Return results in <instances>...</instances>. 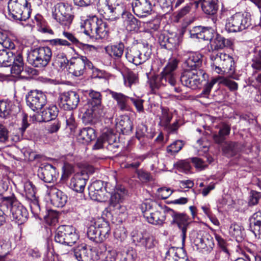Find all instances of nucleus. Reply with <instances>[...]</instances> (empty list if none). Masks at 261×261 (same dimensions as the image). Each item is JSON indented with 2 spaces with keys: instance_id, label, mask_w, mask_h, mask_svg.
<instances>
[{
  "instance_id": "obj_33",
  "label": "nucleus",
  "mask_w": 261,
  "mask_h": 261,
  "mask_svg": "<svg viewBox=\"0 0 261 261\" xmlns=\"http://www.w3.org/2000/svg\"><path fill=\"white\" fill-rule=\"evenodd\" d=\"M124 45L122 43L111 44L105 47V50L110 57L115 59H120L124 52Z\"/></svg>"
},
{
  "instance_id": "obj_12",
  "label": "nucleus",
  "mask_w": 261,
  "mask_h": 261,
  "mask_svg": "<svg viewBox=\"0 0 261 261\" xmlns=\"http://www.w3.org/2000/svg\"><path fill=\"white\" fill-rule=\"evenodd\" d=\"M68 66L69 72L76 77L84 74L86 66L89 69L94 68L92 63L86 56L80 55L70 59Z\"/></svg>"
},
{
  "instance_id": "obj_28",
  "label": "nucleus",
  "mask_w": 261,
  "mask_h": 261,
  "mask_svg": "<svg viewBox=\"0 0 261 261\" xmlns=\"http://www.w3.org/2000/svg\"><path fill=\"white\" fill-rule=\"evenodd\" d=\"M123 19V26L128 31H135L138 28L137 19L127 10L121 14Z\"/></svg>"
},
{
  "instance_id": "obj_49",
  "label": "nucleus",
  "mask_w": 261,
  "mask_h": 261,
  "mask_svg": "<svg viewBox=\"0 0 261 261\" xmlns=\"http://www.w3.org/2000/svg\"><path fill=\"white\" fill-rule=\"evenodd\" d=\"M165 40L161 43V45L168 50H172L176 48L178 44V38L177 36L164 37Z\"/></svg>"
},
{
  "instance_id": "obj_24",
  "label": "nucleus",
  "mask_w": 261,
  "mask_h": 261,
  "mask_svg": "<svg viewBox=\"0 0 261 261\" xmlns=\"http://www.w3.org/2000/svg\"><path fill=\"white\" fill-rule=\"evenodd\" d=\"M112 97L116 101L117 107L121 111H127L129 110V100L130 98L120 92L110 91Z\"/></svg>"
},
{
  "instance_id": "obj_45",
  "label": "nucleus",
  "mask_w": 261,
  "mask_h": 261,
  "mask_svg": "<svg viewBox=\"0 0 261 261\" xmlns=\"http://www.w3.org/2000/svg\"><path fill=\"white\" fill-rule=\"evenodd\" d=\"M121 197L118 193H115L111 196L110 206L114 208L116 213H123L125 208L119 203Z\"/></svg>"
},
{
  "instance_id": "obj_40",
  "label": "nucleus",
  "mask_w": 261,
  "mask_h": 261,
  "mask_svg": "<svg viewBox=\"0 0 261 261\" xmlns=\"http://www.w3.org/2000/svg\"><path fill=\"white\" fill-rule=\"evenodd\" d=\"M0 44L4 48L14 49L15 44L9 37V33L6 31H0Z\"/></svg>"
},
{
  "instance_id": "obj_36",
  "label": "nucleus",
  "mask_w": 261,
  "mask_h": 261,
  "mask_svg": "<svg viewBox=\"0 0 261 261\" xmlns=\"http://www.w3.org/2000/svg\"><path fill=\"white\" fill-rule=\"evenodd\" d=\"M11 67V72L12 73L18 75L23 70L24 62L21 54L19 53L13 57Z\"/></svg>"
},
{
  "instance_id": "obj_47",
  "label": "nucleus",
  "mask_w": 261,
  "mask_h": 261,
  "mask_svg": "<svg viewBox=\"0 0 261 261\" xmlns=\"http://www.w3.org/2000/svg\"><path fill=\"white\" fill-rule=\"evenodd\" d=\"M223 64H221V73H227L232 74L234 71V62L233 58L229 56V58H226V60L224 61Z\"/></svg>"
},
{
  "instance_id": "obj_31",
  "label": "nucleus",
  "mask_w": 261,
  "mask_h": 261,
  "mask_svg": "<svg viewBox=\"0 0 261 261\" xmlns=\"http://www.w3.org/2000/svg\"><path fill=\"white\" fill-rule=\"evenodd\" d=\"M229 55L223 53H213L211 56L213 70L218 73H221V64H223L224 61L226 60V58H229Z\"/></svg>"
},
{
  "instance_id": "obj_37",
  "label": "nucleus",
  "mask_w": 261,
  "mask_h": 261,
  "mask_svg": "<svg viewBox=\"0 0 261 261\" xmlns=\"http://www.w3.org/2000/svg\"><path fill=\"white\" fill-rule=\"evenodd\" d=\"M230 130V126L225 123L223 124L220 128L218 134L213 135L214 141L218 144L222 143L225 139V137L229 134Z\"/></svg>"
},
{
  "instance_id": "obj_62",
  "label": "nucleus",
  "mask_w": 261,
  "mask_h": 261,
  "mask_svg": "<svg viewBox=\"0 0 261 261\" xmlns=\"http://www.w3.org/2000/svg\"><path fill=\"white\" fill-rule=\"evenodd\" d=\"M94 194L92 195L91 194V191H89V195L90 198L93 200L98 201H102L105 200V192L103 191H93V194Z\"/></svg>"
},
{
  "instance_id": "obj_54",
  "label": "nucleus",
  "mask_w": 261,
  "mask_h": 261,
  "mask_svg": "<svg viewBox=\"0 0 261 261\" xmlns=\"http://www.w3.org/2000/svg\"><path fill=\"white\" fill-rule=\"evenodd\" d=\"M29 124L28 122V117L25 115H23L21 121V126L17 128L16 137L17 140H20L22 138L23 134L25 131L27 127L29 126Z\"/></svg>"
},
{
  "instance_id": "obj_2",
  "label": "nucleus",
  "mask_w": 261,
  "mask_h": 261,
  "mask_svg": "<svg viewBox=\"0 0 261 261\" xmlns=\"http://www.w3.org/2000/svg\"><path fill=\"white\" fill-rule=\"evenodd\" d=\"M81 28L86 35L92 39L107 38L109 36L107 22L95 15L89 16L81 22Z\"/></svg>"
},
{
  "instance_id": "obj_7",
  "label": "nucleus",
  "mask_w": 261,
  "mask_h": 261,
  "mask_svg": "<svg viewBox=\"0 0 261 261\" xmlns=\"http://www.w3.org/2000/svg\"><path fill=\"white\" fill-rule=\"evenodd\" d=\"M51 56L52 51L49 47H40L29 53L27 61L35 67H44L48 65Z\"/></svg>"
},
{
  "instance_id": "obj_60",
  "label": "nucleus",
  "mask_w": 261,
  "mask_h": 261,
  "mask_svg": "<svg viewBox=\"0 0 261 261\" xmlns=\"http://www.w3.org/2000/svg\"><path fill=\"white\" fill-rule=\"evenodd\" d=\"M106 141L109 142L110 143V141L109 139L108 136L107 134H102L99 138H98L93 146V149H99L103 147L104 142Z\"/></svg>"
},
{
  "instance_id": "obj_46",
  "label": "nucleus",
  "mask_w": 261,
  "mask_h": 261,
  "mask_svg": "<svg viewBox=\"0 0 261 261\" xmlns=\"http://www.w3.org/2000/svg\"><path fill=\"white\" fill-rule=\"evenodd\" d=\"M165 261H188V260L186 257L178 256L177 249L172 247L166 252Z\"/></svg>"
},
{
  "instance_id": "obj_10",
  "label": "nucleus",
  "mask_w": 261,
  "mask_h": 261,
  "mask_svg": "<svg viewBox=\"0 0 261 261\" xmlns=\"http://www.w3.org/2000/svg\"><path fill=\"white\" fill-rule=\"evenodd\" d=\"M205 72L203 69H186L181 73L180 82L183 85L192 89H196L205 80Z\"/></svg>"
},
{
  "instance_id": "obj_11",
  "label": "nucleus",
  "mask_w": 261,
  "mask_h": 261,
  "mask_svg": "<svg viewBox=\"0 0 261 261\" xmlns=\"http://www.w3.org/2000/svg\"><path fill=\"white\" fill-rule=\"evenodd\" d=\"M79 238V235L76 233L75 228L69 225L59 226L55 236L56 242L68 246L74 244Z\"/></svg>"
},
{
  "instance_id": "obj_9",
  "label": "nucleus",
  "mask_w": 261,
  "mask_h": 261,
  "mask_svg": "<svg viewBox=\"0 0 261 261\" xmlns=\"http://www.w3.org/2000/svg\"><path fill=\"white\" fill-rule=\"evenodd\" d=\"M104 5L107 8L106 19L111 21L116 20L122 13L130 8L128 0H105Z\"/></svg>"
},
{
  "instance_id": "obj_29",
  "label": "nucleus",
  "mask_w": 261,
  "mask_h": 261,
  "mask_svg": "<svg viewBox=\"0 0 261 261\" xmlns=\"http://www.w3.org/2000/svg\"><path fill=\"white\" fill-rule=\"evenodd\" d=\"M201 7L204 14L214 16L217 13L219 9L218 0H202Z\"/></svg>"
},
{
  "instance_id": "obj_56",
  "label": "nucleus",
  "mask_w": 261,
  "mask_h": 261,
  "mask_svg": "<svg viewBox=\"0 0 261 261\" xmlns=\"http://www.w3.org/2000/svg\"><path fill=\"white\" fill-rule=\"evenodd\" d=\"M183 145L184 144L181 141H175L167 147V151L170 154L173 155L179 151L182 148Z\"/></svg>"
},
{
  "instance_id": "obj_8",
  "label": "nucleus",
  "mask_w": 261,
  "mask_h": 261,
  "mask_svg": "<svg viewBox=\"0 0 261 261\" xmlns=\"http://www.w3.org/2000/svg\"><path fill=\"white\" fill-rule=\"evenodd\" d=\"M191 237L197 250L204 253L208 254L215 246L214 241L212 236L204 230L194 231Z\"/></svg>"
},
{
  "instance_id": "obj_52",
  "label": "nucleus",
  "mask_w": 261,
  "mask_h": 261,
  "mask_svg": "<svg viewBox=\"0 0 261 261\" xmlns=\"http://www.w3.org/2000/svg\"><path fill=\"white\" fill-rule=\"evenodd\" d=\"M146 158V155H135L134 156L131 155L128 158L132 159L133 162L132 163H126L125 165V167L127 168H132L134 169H137L139 167L141 162Z\"/></svg>"
},
{
  "instance_id": "obj_27",
  "label": "nucleus",
  "mask_w": 261,
  "mask_h": 261,
  "mask_svg": "<svg viewBox=\"0 0 261 261\" xmlns=\"http://www.w3.org/2000/svg\"><path fill=\"white\" fill-rule=\"evenodd\" d=\"M210 42L212 48L215 50L231 47L233 44L231 40L225 39L219 34H216L214 38H212Z\"/></svg>"
},
{
  "instance_id": "obj_61",
  "label": "nucleus",
  "mask_w": 261,
  "mask_h": 261,
  "mask_svg": "<svg viewBox=\"0 0 261 261\" xmlns=\"http://www.w3.org/2000/svg\"><path fill=\"white\" fill-rule=\"evenodd\" d=\"M253 68L257 70H261V51H259L254 55L252 59Z\"/></svg>"
},
{
  "instance_id": "obj_19",
  "label": "nucleus",
  "mask_w": 261,
  "mask_h": 261,
  "mask_svg": "<svg viewBox=\"0 0 261 261\" xmlns=\"http://www.w3.org/2000/svg\"><path fill=\"white\" fill-rule=\"evenodd\" d=\"M172 217V224H176L181 231V237L184 244L186 238L187 227L190 224V218L185 214L178 213H174Z\"/></svg>"
},
{
  "instance_id": "obj_43",
  "label": "nucleus",
  "mask_w": 261,
  "mask_h": 261,
  "mask_svg": "<svg viewBox=\"0 0 261 261\" xmlns=\"http://www.w3.org/2000/svg\"><path fill=\"white\" fill-rule=\"evenodd\" d=\"M14 53L3 49L0 50V64L5 67L11 65Z\"/></svg>"
},
{
  "instance_id": "obj_1",
  "label": "nucleus",
  "mask_w": 261,
  "mask_h": 261,
  "mask_svg": "<svg viewBox=\"0 0 261 261\" xmlns=\"http://www.w3.org/2000/svg\"><path fill=\"white\" fill-rule=\"evenodd\" d=\"M177 64L178 61L176 59L170 60L159 75L153 76L150 80L149 85L151 88L153 90L162 89L168 87L177 93H180L182 90L178 86L174 72Z\"/></svg>"
},
{
  "instance_id": "obj_57",
  "label": "nucleus",
  "mask_w": 261,
  "mask_h": 261,
  "mask_svg": "<svg viewBox=\"0 0 261 261\" xmlns=\"http://www.w3.org/2000/svg\"><path fill=\"white\" fill-rule=\"evenodd\" d=\"M219 80L218 78H212L210 81H208L204 86L203 89L201 93V95L204 97H207L210 93L212 88L214 85Z\"/></svg>"
},
{
  "instance_id": "obj_23",
  "label": "nucleus",
  "mask_w": 261,
  "mask_h": 261,
  "mask_svg": "<svg viewBox=\"0 0 261 261\" xmlns=\"http://www.w3.org/2000/svg\"><path fill=\"white\" fill-rule=\"evenodd\" d=\"M11 218L18 225L24 223L28 218L27 210L19 202H15V205L11 209Z\"/></svg>"
},
{
  "instance_id": "obj_51",
  "label": "nucleus",
  "mask_w": 261,
  "mask_h": 261,
  "mask_svg": "<svg viewBox=\"0 0 261 261\" xmlns=\"http://www.w3.org/2000/svg\"><path fill=\"white\" fill-rule=\"evenodd\" d=\"M172 115L169 113L168 110L162 108V114L160 116V121L159 124L165 128H167L172 119Z\"/></svg>"
},
{
  "instance_id": "obj_21",
  "label": "nucleus",
  "mask_w": 261,
  "mask_h": 261,
  "mask_svg": "<svg viewBox=\"0 0 261 261\" xmlns=\"http://www.w3.org/2000/svg\"><path fill=\"white\" fill-rule=\"evenodd\" d=\"M134 13L139 17H145L151 11V4L148 0H135L130 3Z\"/></svg>"
},
{
  "instance_id": "obj_48",
  "label": "nucleus",
  "mask_w": 261,
  "mask_h": 261,
  "mask_svg": "<svg viewBox=\"0 0 261 261\" xmlns=\"http://www.w3.org/2000/svg\"><path fill=\"white\" fill-rule=\"evenodd\" d=\"M87 234L88 238L92 241L97 243H101L99 231L95 224L94 225H91L88 228Z\"/></svg>"
},
{
  "instance_id": "obj_35",
  "label": "nucleus",
  "mask_w": 261,
  "mask_h": 261,
  "mask_svg": "<svg viewBox=\"0 0 261 261\" xmlns=\"http://www.w3.org/2000/svg\"><path fill=\"white\" fill-rule=\"evenodd\" d=\"M95 137V130L91 127H85L82 129L79 134L78 139L82 143L91 142Z\"/></svg>"
},
{
  "instance_id": "obj_22",
  "label": "nucleus",
  "mask_w": 261,
  "mask_h": 261,
  "mask_svg": "<svg viewBox=\"0 0 261 261\" xmlns=\"http://www.w3.org/2000/svg\"><path fill=\"white\" fill-rule=\"evenodd\" d=\"M88 178L87 174L84 172L77 173L70 179L69 187L73 191L81 193L85 189Z\"/></svg>"
},
{
  "instance_id": "obj_16",
  "label": "nucleus",
  "mask_w": 261,
  "mask_h": 261,
  "mask_svg": "<svg viewBox=\"0 0 261 261\" xmlns=\"http://www.w3.org/2000/svg\"><path fill=\"white\" fill-rule=\"evenodd\" d=\"M47 195L49 197L51 204L57 207H63L68 201L67 195L55 186H46Z\"/></svg>"
},
{
  "instance_id": "obj_13",
  "label": "nucleus",
  "mask_w": 261,
  "mask_h": 261,
  "mask_svg": "<svg viewBox=\"0 0 261 261\" xmlns=\"http://www.w3.org/2000/svg\"><path fill=\"white\" fill-rule=\"evenodd\" d=\"M53 17L61 24L69 27L73 16L71 14L70 7L65 3H58L52 9Z\"/></svg>"
},
{
  "instance_id": "obj_59",
  "label": "nucleus",
  "mask_w": 261,
  "mask_h": 261,
  "mask_svg": "<svg viewBox=\"0 0 261 261\" xmlns=\"http://www.w3.org/2000/svg\"><path fill=\"white\" fill-rule=\"evenodd\" d=\"M66 124L71 130L75 127V120L73 117V113L71 110H68L65 113Z\"/></svg>"
},
{
  "instance_id": "obj_5",
  "label": "nucleus",
  "mask_w": 261,
  "mask_h": 261,
  "mask_svg": "<svg viewBox=\"0 0 261 261\" xmlns=\"http://www.w3.org/2000/svg\"><path fill=\"white\" fill-rule=\"evenodd\" d=\"M251 25L250 15L248 13L238 12L226 19L225 28L228 32L236 33L247 29Z\"/></svg>"
},
{
  "instance_id": "obj_4",
  "label": "nucleus",
  "mask_w": 261,
  "mask_h": 261,
  "mask_svg": "<svg viewBox=\"0 0 261 261\" xmlns=\"http://www.w3.org/2000/svg\"><path fill=\"white\" fill-rule=\"evenodd\" d=\"M8 9L10 17L20 21H25L31 13V4L27 0H10Z\"/></svg>"
},
{
  "instance_id": "obj_14",
  "label": "nucleus",
  "mask_w": 261,
  "mask_h": 261,
  "mask_svg": "<svg viewBox=\"0 0 261 261\" xmlns=\"http://www.w3.org/2000/svg\"><path fill=\"white\" fill-rule=\"evenodd\" d=\"M133 241L145 248L151 250L155 248L158 243L155 237L146 232H133Z\"/></svg>"
},
{
  "instance_id": "obj_32",
  "label": "nucleus",
  "mask_w": 261,
  "mask_h": 261,
  "mask_svg": "<svg viewBox=\"0 0 261 261\" xmlns=\"http://www.w3.org/2000/svg\"><path fill=\"white\" fill-rule=\"evenodd\" d=\"M138 54L137 56L138 65H141L147 61L151 56V49L147 45L137 44Z\"/></svg>"
},
{
  "instance_id": "obj_17",
  "label": "nucleus",
  "mask_w": 261,
  "mask_h": 261,
  "mask_svg": "<svg viewBox=\"0 0 261 261\" xmlns=\"http://www.w3.org/2000/svg\"><path fill=\"white\" fill-rule=\"evenodd\" d=\"M63 108L66 110H72L75 109L80 101L79 94L72 91L64 93L60 96Z\"/></svg>"
},
{
  "instance_id": "obj_34",
  "label": "nucleus",
  "mask_w": 261,
  "mask_h": 261,
  "mask_svg": "<svg viewBox=\"0 0 261 261\" xmlns=\"http://www.w3.org/2000/svg\"><path fill=\"white\" fill-rule=\"evenodd\" d=\"M58 114V109L56 106L50 105L41 112L42 121H49L55 119Z\"/></svg>"
},
{
  "instance_id": "obj_50",
  "label": "nucleus",
  "mask_w": 261,
  "mask_h": 261,
  "mask_svg": "<svg viewBox=\"0 0 261 261\" xmlns=\"http://www.w3.org/2000/svg\"><path fill=\"white\" fill-rule=\"evenodd\" d=\"M124 81L125 86L131 88L133 86H136L138 84V75L132 71H129L124 77Z\"/></svg>"
},
{
  "instance_id": "obj_20",
  "label": "nucleus",
  "mask_w": 261,
  "mask_h": 261,
  "mask_svg": "<svg viewBox=\"0 0 261 261\" xmlns=\"http://www.w3.org/2000/svg\"><path fill=\"white\" fill-rule=\"evenodd\" d=\"M39 178L45 182L50 183L57 180L58 174L53 165L46 164L40 167L38 171Z\"/></svg>"
},
{
  "instance_id": "obj_55",
  "label": "nucleus",
  "mask_w": 261,
  "mask_h": 261,
  "mask_svg": "<svg viewBox=\"0 0 261 261\" xmlns=\"http://www.w3.org/2000/svg\"><path fill=\"white\" fill-rule=\"evenodd\" d=\"M44 218L48 225H55L58 221V214L56 211L49 210Z\"/></svg>"
},
{
  "instance_id": "obj_30",
  "label": "nucleus",
  "mask_w": 261,
  "mask_h": 261,
  "mask_svg": "<svg viewBox=\"0 0 261 261\" xmlns=\"http://www.w3.org/2000/svg\"><path fill=\"white\" fill-rule=\"evenodd\" d=\"M94 224L97 227L101 242H102L109 236L110 232L109 224L102 218L97 219Z\"/></svg>"
},
{
  "instance_id": "obj_42",
  "label": "nucleus",
  "mask_w": 261,
  "mask_h": 261,
  "mask_svg": "<svg viewBox=\"0 0 261 261\" xmlns=\"http://www.w3.org/2000/svg\"><path fill=\"white\" fill-rule=\"evenodd\" d=\"M50 44L55 47L58 51H64L66 47H68L73 49L71 47V43L65 39L56 38L49 40Z\"/></svg>"
},
{
  "instance_id": "obj_3",
  "label": "nucleus",
  "mask_w": 261,
  "mask_h": 261,
  "mask_svg": "<svg viewBox=\"0 0 261 261\" xmlns=\"http://www.w3.org/2000/svg\"><path fill=\"white\" fill-rule=\"evenodd\" d=\"M89 98L83 108L85 111L82 120L85 124H90L94 119L102 116L105 113L101 105V95L100 92L93 90L89 91Z\"/></svg>"
},
{
  "instance_id": "obj_44",
  "label": "nucleus",
  "mask_w": 261,
  "mask_h": 261,
  "mask_svg": "<svg viewBox=\"0 0 261 261\" xmlns=\"http://www.w3.org/2000/svg\"><path fill=\"white\" fill-rule=\"evenodd\" d=\"M156 204L154 201L150 199H146L141 205V210L144 218L147 216V214L151 213L154 210Z\"/></svg>"
},
{
  "instance_id": "obj_25",
  "label": "nucleus",
  "mask_w": 261,
  "mask_h": 261,
  "mask_svg": "<svg viewBox=\"0 0 261 261\" xmlns=\"http://www.w3.org/2000/svg\"><path fill=\"white\" fill-rule=\"evenodd\" d=\"M74 255L78 261H93L91 250L85 244H81L73 249Z\"/></svg>"
},
{
  "instance_id": "obj_53",
  "label": "nucleus",
  "mask_w": 261,
  "mask_h": 261,
  "mask_svg": "<svg viewBox=\"0 0 261 261\" xmlns=\"http://www.w3.org/2000/svg\"><path fill=\"white\" fill-rule=\"evenodd\" d=\"M0 201L3 205L6 206L8 208H10V210L15 205V202H19L14 195L7 196L0 194Z\"/></svg>"
},
{
  "instance_id": "obj_41",
  "label": "nucleus",
  "mask_w": 261,
  "mask_h": 261,
  "mask_svg": "<svg viewBox=\"0 0 261 261\" xmlns=\"http://www.w3.org/2000/svg\"><path fill=\"white\" fill-rule=\"evenodd\" d=\"M242 227L236 223H232L228 229L229 234L236 239L237 241H240L243 238Z\"/></svg>"
},
{
  "instance_id": "obj_6",
  "label": "nucleus",
  "mask_w": 261,
  "mask_h": 261,
  "mask_svg": "<svg viewBox=\"0 0 261 261\" xmlns=\"http://www.w3.org/2000/svg\"><path fill=\"white\" fill-rule=\"evenodd\" d=\"M18 192L28 201L32 213L38 215L40 206L35 196V189L33 184L29 180H24L16 185Z\"/></svg>"
},
{
  "instance_id": "obj_38",
  "label": "nucleus",
  "mask_w": 261,
  "mask_h": 261,
  "mask_svg": "<svg viewBox=\"0 0 261 261\" xmlns=\"http://www.w3.org/2000/svg\"><path fill=\"white\" fill-rule=\"evenodd\" d=\"M138 49L137 45H135L130 47H128L126 48L125 57L128 62L137 66L138 62L137 59H138Z\"/></svg>"
},
{
  "instance_id": "obj_58",
  "label": "nucleus",
  "mask_w": 261,
  "mask_h": 261,
  "mask_svg": "<svg viewBox=\"0 0 261 261\" xmlns=\"http://www.w3.org/2000/svg\"><path fill=\"white\" fill-rule=\"evenodd\" d=\"M103 191L105 192L106 189L103 187V182L101 180H96L94 181L89 187H88V191H91V194L93 195L94 194H93V191Z\"/></svg>"
},
{
  "instance_id": "obj_26",
  "label": "nucleus",
  "mask_w": 261,
  "mask_h": 261,
  "mask_svg": "<svg viewBox=\"0 0 261 261\" xmlns=\"http://www.w3.org/2000/svg\"><path fill=\"white\" fill-rule=\"evenodd\" d=\"M149 224L154 225H162L165 221L166 216L163 211H153L144 218Z\"/></svg>"
},
{
  "instance_id": "obj_15",
  "label": "nucleus",
  "mask_w": 261,
  "mask_h": 261,
  "mask_svg": "<svg viewBox=\"0 0 261 261\" xmlns=\"http://www.w3.org/2000/svg\"><path fill=\"white\" fill-rule=\"evenodd\" d=\"M27 105L33 111H36L46 103V95L41 91L34 90L31 91L26 97Z\"/></svg>"
},
{
  "instance_id": "obj_64",
  "label": "nucleus",
  "mask_w": 261,
  "mask_h": 261,
  "mask_svg": "<svg viewBox=\"0 0 261 261\" xmlns=\"http://www.w3.org/2000/svg\"><path fill=\"white\" fill-rule=\"evenodd\" d=\"M250 227L261 224V211L254 213L249 219Z\"/></svg>"
},
{
  "instance_id": "obj_18",
  "label": "nucleus",
  "mask_w": 261,
  "mask_h": 261,
  "mask_svg": "<svg viewBox=\"0 0 261 261\" xmlns=\"http://www.w3.org/2000/svg\"><path fill=\"white\" fill-rule=\"evenodd\" d=\"M203 56L198 52L188 51L185 55V67L190 70H199L202 65Z\"/></svg>"
},
{
  "instance_id": "obj_63",
  "label": "nucleus",
  "mask_w": 261,
  "mask_h": 261,
  "mask_svg": "<svg viewBox=\"0 0 261 261\" xmlns=\"http://www.w3.org/2000/svg\"><path fill=\"white\" fill-rule=\"evenodd\" d=\"M221 80L220 83L228 87L231 90H236L238 89V84L236 82L226 78L219 77Z\"/></svg>"
},
{
  "instance_id": "obj_39",
  "label": "nucleus",
  "mask_w": 261,
  "mask_h": 261,
  "mask_svg": "<svg viewBox=\"0 0 261 261\" xmlns=\"http://www.w3.org/2000/svg\"><path fill=\"white\" fill-rule=\"evenodd\" d=\"M55 64L60 68H64L69 64V60H68L66 54L62 51L56 50L55 53Z\"/></svg>"
}]
</instances>
